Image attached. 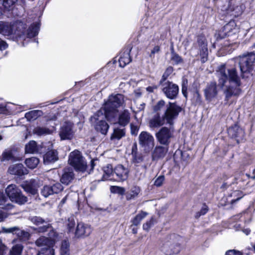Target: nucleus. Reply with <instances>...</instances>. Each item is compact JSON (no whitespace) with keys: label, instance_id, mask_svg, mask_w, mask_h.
<instances>
[{"label":"nucleus","instance_id":"obj_59","mask_svg":"<svg viewBox=\"0 0 255 255\" xmlns=\"http://www.w3.org/2000/svg\"><path fill=\"white\" fill-rule=\"evenodd\" d=\"M168 77V75L167 74L164 73L163 75H162V78L160 81V84L162 86V85L164 84V82L166 80L167 77Z\"/></svg>","mask_w":255,"mask_h":255},{"label":"nucleus","instance_id":"obj_7","mask_svg":"<svg viewBox=\"0 0 255 255\" xmlns=\"http://www.w3.org/2000/svg\"><path fill=\"white\" fill-rule=\"evenodd\" d=\"M174 131L175 129L173 125L170 126L169 128L163 127L155 133V137L160 144L169 146L171 140L174 137Z\"/></svg>","mask_w":255,"mask_h":255},{"label":"nucleus","instance_id":"obj_48","mask_svg":"<svg viewBox=\"0 0 255 255\" xmlns=\"http://www.w3.org/2000/svg\"><path fill=\"white\" fill-rule=\"evenodd\" d=\"M208 211V208L206 204H203L200 211L199 212H198L196 213V214L195 215V218H198L201 216L204 215L205 214H206L207 213Z\"/></svg>","mask_w":255,"mask_h":255},{"label":"nucleus","instance_id":"obj_46","mask_svg":"<svg viewBox=\"0 0 255 255\" xmlns=\"http://www.w3.org/2000/svg\"><path fill=\"white\" fill-rule=\"evenodd\" d=\"M19 228L18 227H12L10 228H2V231L5 233H12L13 234H17Z\"/></svg>","mask_w":255,"mask_h":255},{"label":"nucleus","instance_id":"obj_13","mask_svg":"<svg viewBox=\"0 0 255 255\" xmlns=\"http://www.w3.org/2000/svg\"><path fill=\"white\" fill-rule=\"evenodd\" d=\"M49 233V237L41 236L39 237L35 242V244L38 247L47 246L51 247L55 243V238L57 236V234L53 229H50Z\"/></svg>","mask_w":255,"mask_h":255},{"label":"nucleus","instance_id":"obj_54","mask_svg":"<svg viewBox=\"0 0 255 255\" xmlns=\"http://www.w3.org/2000/svg\"><path fill=\"white\" fill-rule=\"evenodd\" d=\"M234 194H235L236 195H238L239 196V197H238L237 199H233L231 201V203L232 204H234L235 203H236V202L238 201L239 200H240L241 198H242L244 196V194H243V193L241 191H236L235 192H234Z\"/></svg>","mask_w":255,"mask_h":255},{"label":"nucleus","instance_id":"obj_12","mask_svg":"<svg viewBox=\"0 0 255 255\" xmlns=\"http://www.w3.org/2000/svg\"><path fill=\"white\" fill-rule=\"evenodd\" d=\"M28 220L37 226L45 224L37 228V231L39 233H44L52 229L51 225L49 223V220L47 218L43 219L40 216H32L28 217Z\"/></svg>","mask_w":255,"mask_h":255},{"label":"nucleus","instance_id":"obj_45","mask_svg":"<svg viewBox=\"0 0 255 255\" xmlns=\"http://www.w3.org/2000/svg\"><path fill=\"white\" fill-rule=\"evenodd\" d=\"M111 191L113 193H117L120 195H123L125 192V190L123 187L112 186L111 187Z\"/></svg>","mask_w":255,"mask_h":255},{"label":"nucleus","instance_id":"obj_26","mask_svg":"<svg viewBox=\"0 0 255 255\" xmlns=\"http://www.w3.org/2000/svg\"><path fill=\"white\" fill-rule=\"evenodd\" d=\"M7 197L3 192L0 191V206L2 209L9 211L13 209L15 206L9 202Z\"/></svg>","mask_w":255,"mask_h":255},{"label":"nucleus","instance_id":"obj_61","mask_svg":"<svg viewBox=\"0 0 255 255\" xmlns=\"http://www.w3.org/2000/svg\"><path fill=\"white\" fill-rule=\"evenodd\" d=\"M157 88V86H149L146 88V91L149 93H151L154 91L155 89Z\"/></svg>","mask_w":255,"mask_h":255},{"label":"nucleus","instance_id":"obj_4","mask_svg":"<svg viewBox=\"0 0 255 255\" xmlns=\"http://www.w3.org/2000/svg\"><path fill=\"white\" fill-rule=\"evenodd\" d=\"M177 236L175 234L168 235L162 241L160 247L161 252L166 255L178 254L180 250V245L176 242Z\"/></svg>","mask_w":255,"mask_h":255},{"label":"nucleus","instance_id":"obj_41","mask_svg":"<svg viewBox=\"0 0 255 255\" xmlns=\"http://www.w3.org/2000/svg\"><path fill=\"white\" fill-rule=\"evenodd\" d=\"M103 171L105 174L103 175V178H110L111 176H113L114 173V169H113L111 164H108L106 166L103 168Z\"/></svg>","mask_w":255,"mask_h":255},{"label":"nucleus","instance_id":"obj_25","mask_svg":"<svg viewBox=\"0 0 255 255\" xmlns=\"http://www.w3.org/2000/svg\"><path fill=\"white\" fill-rule=\"evenodd\" d=\"M130 51L131 48H127L125 49L124 51L121 53L119 59L120 67H124L131 61V58L129 55Z\"/></svg>","mask_w":255,"mask_h":255},{"label":"nucleus","instance_id":"obj_38","mask_svg":"<svg viewBox=\"0 0 255 255\" xmlns=\"http://www.w3.org/2000/svg\"><path fill=\"white\" fill-rule=\"evenodd\" d=\"M147 215V213L142 211L141 212V213L137 214L132 220L131 222L132 224L134 226H138L140 224L141 221Z\"/></svg>","mask_w":255,"mask_h":255},{"label":"nucleus","instance_id":"obj_17","mask_svg":"<svg viewBox=\"0 0 255 255\" xmlns=\"http://www.w3.org/2000/svg\"><path fill=\"white\" fill-rule=\"evenodd\" d=\"M91 232L92 229L89 225L83 223H79L74 233L76 237L80 238L88 237Z\"/></svg>","mask_w":255,"mask_h":255},{"label":"nucleus","instance_id":"obj_10","mask_svg":"<svg viewBox=\"0 0 255 255\" xmlns=\"http://www.w3.org/2000/svg\"><path fill=\"white\" fill-rule=\"evenodd\" d=\"M197 48L199 49V52L197 53V55H200L201 61L203 63L205 62L207 60L208 52L207 41L204 36H201L198 37L197 43L195 44L191 50V53L196 55L194 50Z\"/></svg>","mask_w":255,"mask_h":255},{"label":"nucleus","instance_id":"obj_33","mask_svg":"<svg viewBox=\"0 0 255 255\" xmlns=\"http://www.w3.org/2000/svg\"><path fill=\"white\" fill-rule=\"evenodd\" d=\"M205 96H215L217 94V86L216 83H211L209 84L205 89Z\"/></svg>","mask_w":255,"mask_h":255},{"label":"nucleus","instance_id":"obj_22","mask_svg":"<svg viewBox=\"0 0 255 255\" xmlns=\"http://www.w3.org/2000/svg\"><path fill=\"white\" fill-rule=\"evenodd\" d=\"M74 174L71 168H66L63 170V173L61 177L60 181L66 185L69 184L74 179Z\"/></svg>","mask_w":255,"mask_h":255},{"label":"nucleus","instance_id":"obj_18","mask_svg":"<svg viewBox=\"0 0 255 255\" xmlns=\"http://www.w3.org/2000/svg\"><path fill=\"white\" fill-rule=\"evenodd\" d=\"M118 108L117 110L118 112ZM115 118V121L113 122L114 124H119L123 127L126 126L129 122L130 120V114L128 110H125L120 114H118Z\"/></svg>","mask_w":255,"mask_h":255},{"label":"nucleus","instance_id":"obj_32","mask_svg":"<svg viewBox=\"0 0 255 255\" xmlns=\"http://www.w3.org/2000/svg\"><path fill=\"white\" fill-rule=\"evenodd\" d=\"M236 24L234 21H231L226 24L222 28V32L225 36H229L230 33L235 29Z\"/></svg>","mask_w":255,"mask_h":255},{"label":"nucleus","instance_id":"obj_34","mask_svg":"<svg viewBox=\"0 0 255 255\" xmlns=\"http://www.w3.org/2000/svg\"><path fill=\"white\" fill-rule=\"evenodd\" d=\"M39 162V159L35 157H32L31 158H27L25 160V164L28 168L30 169L35 168L37 166Z\"/></svg>","mask_w":255,"mask_h":255},{"label":"nucleus","instance_id":"obj_20","mask_svg":"<svg viewBox=\"0 0 255 255\" xmlns=\"http://www.w3.org/2000/svg\"><path fill=\"white\" fill-rule=\"evenodd\" d=\"M8 172L11 174L21 176L28 173V170L21 163L13 164L9 166Z\"/></svg>","mask_w":255,"mask_h":255},{"label":"nucleus","instance_id":"obj_63","mask_svg":"<svg viewBox=\"0 0 255 255\" xmlns=\"http://www.w3.org/2000/svg\"><path fill=\"white\" fill-rule=\"evenodd\" d=\"M5 110V106L4 104L0 105V114L3 113Z\"/></svg>","mask_w":255,"mask_h":255},{"label":"nucleus","instance_id":"obj_40","mask_svg":"<svg viewBox=\"0 0 255 255\" xmlns=\"http://www.w3.org/2000/svg\"><path fill=\"white\" fill-rule=\"evenodd\" d=\"M37 255H55L54 250L51 247L42 248Z\"/></svg>","mask_w":255,"mask_h":255},{"label":"nucleus","instance_id":"obj_64","mask_svg":"<svg viewBox=\"0 0 255 255\" xmlns=\"http://www.w3.org/2000/svg\"><path fill=\"white\" fill-rule=\"evenodd\" d=\"M173 71L172 68L170 67L166 69L165 73L167 74V75L169 76Z\"/></svg>","mask_w":255,"mask_h":255},{"label":"nucleus","instance_id":"obj_5","mask_svg":"<svg viewBox=\"0 0 255 255\" xmlns=\"http://www.w3.org/2000/svg\"><path fill=\"white\" fill-rule=\"evenodd\" d=\"M5 191L9 199L12 202L22 205L27 202V197L23 195L19 188L15 184L9 185Z\"/></svg>","mask_w":255,"mask_h":255},{"label":"nucleus","instance_id":"obj_42","mask_svg":"<svg viewBox=\"0 0 255 255\" xmlns=\"http://www.w3.org/2000/svg\"><path fill=\"white\" fill-rule=\"evenodd\" d=\"M16 235L22 241L28 240L30 237V234L28 232L21 230L19 228Z\"/></svg>","mask_w":255,"mask_h":255},{"label":"nucleus","instance_id":"obj_8","mask_svg":"<svg viewBox=\"0 0 255 255\" xmlns=\"http://www.w3.org/2000/svg\"><path fill=\"white\" fill-rule=\"evenodd\" d=\"M242 74L251 72L255 63V53L251 52L240 56L237 59Z\"/></svg>","mask_w":255,"mask_h":255},{"label":"nucleus","instance_id":"obj_11","mask_svg":"<svg viewBox=\"0 0 255 255\" xmlns=\"http://www.w3.org/2000/svg\"><path fill=\"white\" fill-rule=\"evenodd\" d=\"M139 144L146 151H149L154 146V138L149 132H141L138 136Z\"/></svg>","mask_w":255,"mask_h":255},{"label":"nucleus","instance_id":"obj_44","mask_svg":"<svg viewBox=\"0 0 255 255\" xmlns=\"http://www.w3.org/2000/svg\"><path fill=\"white\" fill-rule=\"evenodd\" d=\"M171 60L175 64H178L183 62V60L181 57L178 54L175 53L173 49H172V51H171Z\"/></svg>","mask_w":255,"mask_h":255},{"label":"nucleus","instance_id":"obj_27","mask_svg":"<svg viewBox=\"0 0 255 255\" xmlns=\"http://www.w3.org/2000/svg\"><path fill=\"white\" fill-rule=\"evenodd\" d=\"M25 150L26 153H37L41 152L40 147L38 145L36 142L34 140H31L26 144Z\"/></svg>","mask_w":255,"mask_h":255},{"label":"nucleus","instance_id":"obj_52","mask_svg":"<svg viewBox=\"0 0 255 255\" xmlns=\"http://www.w3.org/2000/svg\"><path fill=\"white\" fill-rule=\"evenodd\" d=\"M153 218L152 217L151 219L147 221L145 223L143 224V229L146 231H148L151 227L153 225Z\"/></svg>","mask_w":255,"mask_h":255},{"label":"nucleus","instance_id":"obj_30","mask_svg":"<svg viewBox=\"0 0 255 255\" xmlns=\"http://www.w3.org/2000/svg\"><path fill=\"white\" fill-rule=\"evenodd\" d=\"M40 28V24L35 23L32 24L27 30V36L31 38L35 36L38 33Z\"/></svg>","mask_w":255,"mask_h":255},{"label":"nucleus","instance_id":"obj_24","mask_svg":"<svg viewBox=\"0 0 255 255\" xmlns=\"http://www.w3.org/2000/svg\"><path fill=\"white\" fill-rule=\"evenodd\" d=\"M168 150V146H156L153 152L152 158L153 159H157L163 158Z\"/></svg>","mask_w":255,"mask_h":255},{"label":"nucleus","instance_id":"obj_1","mask_svg":"<svg viewBox=\"0 0 255 255\" xmlns=\"http://www.w3.org/2000/svg\"><path fill=\"white\" fill-rule=\"evenodd\" d=\"M123 103V99L119 97H109L102 109L98 111L92 117L90 121L97 131L106 135L109 128V126L105 120L107 119L110 122H114L118 115L117 108Z\"/></svg>","mask_w":255,"mask_h":255},{"label":"nucleus","instance_id":"obj_28","mask_svg":"<svg viewBox=\"0 0 255 255\" xmlns=\"http://www.w3.org/2000/svg\"><path fill=\"white\" fill-rule=\"evenodd\" d=\"M35 182V180H31L29 183L23 184L21 186L27 193L32 195H35L37 193V189L34 185Z\"/></svg>","mask_w":255,"mask_h":255},{"label":"nucleus","instance_id":"obj_56","mask_svg":"<svg viewBox=\"0 0 255 255\" xmlns=\"http://www.w3.org/2000/svg\"><path fill=\"white\" fill-rule=\"evenodd\" d=\"M160 51V47L158 45H156L154 47L153 49L151 51V53L149 55L150 57L153 58L154 57V54L155 53H157Z\"/></svg>","mask_w":255,"mask_h":255},{"label":"nucleus","instance_id":"obj_16","mask_svg":"<svg viewBox=\"0 0 255 255\" xmlns=\"http://www.w3.org/2000/svg\"><path fill=\"white\" fill-rule=\"evenodd\" d=\"M63 187L60 183H56L52 186H44L41 190V194L46 198L54 194H58L62 191Z\"/></svg>","mask_w":255,"mask_h":255},{"label":"nucleus","instance_id":"obj_37","mask_svg":"<svg viewBox=\"0 0 255 255\" xmlns=\"http://www.w3.org/2000/svg\"><path fill=\"white\" fill-rule=\"evenodd\" d=\"M69 243L64 240L62 242L61 248H60V254L61 255H69L70 250H69Z\"/></svg>","mask_w":255,"mask_h":255},{"label":"nucleus","instance_id":"obj_39","mask_svg":"<svg viewBox=\"0 0 255 255\" xmlns=\"http://www.w3.org/2000/svg\"><path fill=\"white\" fill-rule=\"evenodd\" d=\"M33 132L38 135L41 136L50 133V130L46 128L38 127L33 130Z\"/></svg>","mask_w":255,"mask_h":255},{"label":"nucleus","instance_id":"obj_23","mask_svg":"<svg viewBox=\"0 0 255 255\" xmlns=\"http://www.w3.org/2000/svg\"><path fill=\"white\" fill-rule=\"evenodd\" d=\"M59 159L58 152L56 150H50L43 156V162L45 164L54 163Z\"/></svg>","mask_w":255,"mask_h":255},{"label":"nucleus","instance_id":"obj_19","mask_svg":"<svg viewBox=\"0 0 255 255\" xmlns=\"http://www.w3.org/2000/svg\"><path fill=\"white\" fill-rule=\"evenodd\" d=\"M229 135L233 138H235L237 142H239L244 136V131L240 127L235 125L228 129Z\"/></svg>","mask_w":255,"mask_h":255},{"label":"nucleus","instance_id":"obj_31","mask_svg":"<svg viewBox=\"0 0 255 255\" xmlns=\"http://www.w3.org/2000/svg\"><path fill=\"white\" fill-rule=\"evenodd\" d=\"M42 114V112L40 110H33L26 113L25 114V117L28 121H33L41 116Z\"/></svg>","mask_w":255,"mask_h":255},{"label":"nucleus","instance_id":"obj_51","mask_svg":"<svg viewBox=\"0 0 255 255\" xmlns=\"http://www.w3.org/2000/svg\"><path fill=\"white\" fill-rule=\"evenodd\" d=\"M164 179L165 177L163 175H160L155 179L154 185L156 187H160L162 185Z\"/></svg>","mask_w":255,"mask_h":255},{"label":"nucleus","instance_id":"obj_35","mask_svg":"<svg viewBox=\"0 0 255 255\" xmlns=\"http://www.w3.org/2000/svg\"><path fill=\"white\" fill-rule=\"evenodd\" d=\"M23 249V246L21 244H16L12 247L8 255H21Z\"/></svg>","mask_w":255,"mask_h":255},{"label":"nucleus","instance_id":"obj_21","mask_svg":"<svg viewBox=\"0 0 255 255\" xmlns=\"http://www.w3.org/2000/svg\"><path fill=\"white\" fill-rule=\"evenodd\" d=\"M162 87V91L166 96H177L178 93V86L171 82L165 83Z\"/></svg>","mask_w":255,"mask_h":255},{"label":"nucleus","instance_id":"obj_49","mask_svg":"<svg viewBox=\"0 0 255 255\" xmlns=\"http://www.w3.org/2000/svg\"><path fill=\"white\" fill-rule=\"evenodd\" d=\"M17 0H2V5L6 8L8 9L12 6Z\"/></svg>","mask_w":255,"mask_h":255},{"label":"nucleus","instance_id":"obj_55","mask_svg":"<svg viewBox=\"0 0 255 255\" xmlns=\"http://www.w3.org/2000/svg\"><path fill=\"white\" fill-rule=\"evenodd\" d=\"M225 255H243L242 252L236 250H230L227 251Z\"/></svg>","mask_w":255,"mask_h":255},{"label":"nucleus","instance_id":"obj_15","mask_svg":"<svg viewBox=\"0 0 255 255\" xmlns=\"http://www.w3.org/2000/svg\"><path fill=\"white\" fill-rule=\"evenodd\" d=\"M59 134L61 140L72 139L74 136L73 124L70 122L65 123L61 127Z\"/></svg>","mask_w":255,"mask_h":255},{"label":"nucleus","instance_id":"obj_47","mask_svg":"<svg viewBox=\"0 0 255 255\" xmlns=\"http://www.w3.org/2000/svg\"><path fill=\"white\" fill-rule=\"evenodd\" d=\"M75 223L73 218H69L67 224V228L69 232H74V226Z\"/></svg>","mask_w":255,"mask_h":255},{"label":"nucleus","instance_id":"obj_2","mask_svg":"<svg viewBox=\"0 0 255 255\" xmlns=\"http://www.w3.org/2000/svg\"><path fill=\"white\" fill-rule=\"evenodd\" d=\"M182 109L175 103H169L164 114L161 116L159 113H155L149 121L150 128H157L165 123L169 126L173 125V121L178 116Z\"/></svg>","mask_w":255,"mask_h":255},{"label":"nucleus","instance_id":"obj_29","mask_svg":"<svg viewBox=\"0 0 255 255\" xmlns=\"http://www.w3.org/2000/svg\"><path fill=\"white\" fill-rule=\"evenodd\" d=\"M126 134V131L125 128H119L115 127L114 129V131L111 136L112 140L116 139L120 140L123 137H124Z\"/></svg>","mask_w":255,"mask_h":255},{"label":"nucleus","instance_id":"obj_6","mask_svg":"<svg viewBox=\"0 0 255 255\" xmlns=\"http://www.w3.org/2000/svg\"><path fill=\"white\" fill-rule=\"evenodd\" d=\"M0 33L4 36H10L13 39L24 37V32L21 30L20 26L3 21H0Z\"/></svg>","mask_w":255,"mask_h":255},{"label":"nucleus","instance_id":"obj_50","mask_svg":"<svg viewBox=\"0 0 255 255\" xmlns=\"http://www.w3.org/2000/svg\"><path fill=\"white\" fill-rule=\"evenodd\" d=\"M165 102L163 100L159 101L153 107V110L155 113H158L164 106Z\"/></svg>","mask_w":255,"mask_h":255},{"label":"nucleus","instance_id":"obj_57","mask_svg":"<svg viewBox=\"0 0 255 255\" xmlns=\"http://www.w3.org/2000/svg\"><path fill=\"white\" fill-rule=\"evenodd\" d=\"M8 216V214L1 210H0V222L3 221Z\"/></svg>","mask_w":255,"mask_h":255},{"label":"nucleus","instance_id":"obj_14","mask_svg":"<svg viewBox=\"0 0 255 255\" xmlns=\"http://www.w3.org/2000/svg\"><path fill=\"white\" fill-rule=\"evenodd\" d=\"M129 170L122 164H119L114 169L113 177L117 181L126 180L128 176Z\"/></svg>","mask_w":255,"mask_h":255},{"label":"nucleus","instance_id":"obj_62","mask_svg":"<svg viewBox=\"0 0 255 255\" xmlns=\"http://www.w3.org/2000/svg\"><path fill=\"white\" fill-rule=\"evenodd\" d=\"M96 160H97V159H96ZM95 161V160H94V159H92L91 161V165H90L91 169H90V171L89 172V174L91 172V171L93 169V168L95 165V164L94 163Z\"/></svg>","mask_w":255,"mask_h":255},{"label":"nucleus","instance_id":"obj_3","mask_svg":"<svg viewBox=\"0 0 255 255\" xmlns=\"http://www.w3.org/2000/svg\"><path fill=\"white\" fill-rule=\"evenodd\" d=\"M217 74L219 77V84L222 86L224 85L229 79L237 86V88L234 89L232 88L227 89L226 96H237L242 94L241 90L239 88L240 80L236 68L226 69L225 65L222 64L218 67Z\"/></svg>","mask_w":255,"mask_h":255},{"label":"nucleus","instance_id":"obj_9","mask_svg":"<svg viewBox=\"0 0 255 255\" xmlns=\"http://www.w3.org/2000/svg\"><path fill=\"white\" fill-rule=\"evenodd\" d=\"M68 162L75 170L79 171L84 172L87 168L84 157L81 152L77 150H74L70 153Z\"/></svg>","mask_w":255,"mask_h":255},{"label":"nucleus","instance_id":"obj_53","mask_svg":"<svg viewBox=\"0 0 255 255\" xmlns=\"http://www.w3.org/2000/svg\"><path fill=\"white\" fill-rule=\"evenodd\" d=\"M7 250V247L2 243L0 239V255H4Z\"/></svg>","mask_w":255,"mask_h":255},{"label":"nucleus","instance_id":"obj_60","mask_svg":"<svg viewBox=\"0 0 255 255\" xmlns=\"http://www.w3.org/2000/svg\"><path fill=\"white\" fill-rule=\"evenodd\" d=\"M138 132V129L136 127L131 126V133L132 134L136 135Z\"/></svg>","mask_w":255,"mask_h":255},{"label":"nucleus","instance_id":"obj_43","mask_svg":"<svg viewBox=\"0 0 255 255\" xmlns=\"http://www.w3.org/2000/svg\"><path fill=\"white\" fill-rule=\"evenodd\" d=\"M139 193V189L134 188V190L132 189L130 192L126 193V198L128 200H129L135 198Z\"/></svg>","mask_w":255,"mask_h":255},{"label":"nucleus","instance_id":"obj_58","mask_svg":"<svg viewBox=\"0 0 255 255\" xmlns=\"http://www.w3.org/2000/svg\"><path fill=\"white\" fill-rule=\"evenodd\" d=\"M8 47V44L3 40L0 41V50L6 49Z\"/></svg>","mask_w":255,"mask_h":255},{"label":"nucleus","instance_id":"obj_36","mask_svg":"<svg viewBox=\"0 0 255 255\" xmlns=\"http://www.w3.org/2000/svg\"><path fill=\"white\" fill-rule=\"evenodd\" d=\"M15 157L12 150H5L2 154V161L14 160Z\"/></svg>","mask_w":255,"mask_h":255}]
</instances>
